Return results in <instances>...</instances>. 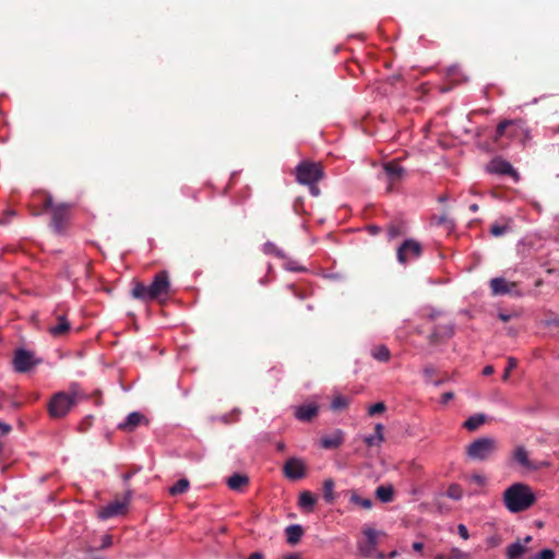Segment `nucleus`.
<instances>
[{"label":"nucleus","instance_id":"obj_1","mask_svg":"<svg viewBox=\"0 0 559 559\" xmlns=\"http://www.w3.org/2000/svg\"><path fill=\"white\" fill-rule=\"evenodd\" d=\"M506 508L512 513H519L530 509L536 497L530 486L523 483H515L503 492Z\"/></svg>","mask_w":559,"mask_h":559},{"label":"nucleus","instance_id":"obj_2","mask_svg":"<svg viewBox=\"0 0 559 559\" xmlns=\"http://www.w3.org/2000/svg\"><path fill=\"white\" fill-rule=\"evenodd\" d=\"M297 181L309 186L310 193L313 197L320 194L317 182L323 177V169L320 164L312 162H302L296 168Z\"/></svg>","mask_w":559,"mask_h":559},{"label":"nucleus","instance_id":"obj_3","mask_svg":"<svg viewBox=\"0 0 559 559\" xmlns=\"http://www.w3.org/2000/svg\"><path fill=\"white\" fill-rule=\"evenodd\" d=\"M498 448V442L493 438H478L466 448V454L469 459L476 461L488 460Z\"/></svg>","mask_w":559,"mask_h":559},{"label":"nucleus","instance_id":"obj_4","mask_svg":"<svg viewBox=\"0 0 559 559\" xmlns=\"http://www.w3.org/2000/svg\"><path fill=\"white\" fill-rule=\"evenodd\" d=\"M75 393H57L49 403V413L52 417H63L75 404Z\"/></svg>","mask_w":559,"mask_h":559},{"label":"nucleus","instance_id":"obj_5","mask_svg":"<svg viewBox=\"0 0 559 559\" xmlns=\"http://www.w3.org/2000/svg\"><path fill=\"white\" fill-rule=\"evenodd\" d=\"M45 207L51 210L52 221L51 225L57 233H61L64 229L66 223L69 218L70 209L66 204L55 205L50 197L45 199Z\"/></svg>","mask_w":559,"mask_h":559},{"label":"nucleus","instance_id":"obj_6","mask_svg":"<svg viewBox=\"0 0 559 559\" xmlns=\"http://www.w3.org/2000/svg\"><path fill=\"white\" fill-rule=\"evenodd\" d=\"M421 245L414 240H405L397 249V260L400 263L405 264L418 258L421 254Z\"/></svg>","mask_w":559,"mask_h":559},{"label":"nucleus","instance_id":"obj_7","mask_svg":"<svg viewBox=\"0 0 559 559\" xmlns=\"http://www.w3.org/2000/svg\"><path fill=\"white\" fill-rule=\"evenodd\" d=\"M169 290V280L166 272H159L150 285L151 298L158 299L165 297Z\"/></svg>","mask_w":559,"mask_h":559},{"label":"nucleus","instance_id":"obj_8","mask_svg":"<svg viewBox=\"0 0 559 559\" xmlns=\"http://www.w3.org/2000/svg\"><path fill=\"white\" fill-rule=\"evenodd\" d=\"M523 129V122L520 120H504L500 122L496 130L495 141H499L504 135L509 138L516 136L518 130Z\"/></svg>","mask_w":559,"mask_h":559},{"label":"nucleus","instance_id":"obj_9","mask_svg":"<svg viewBox=\"0 0 559 559\" xmlns=\"http://www.w3.org/2000/svg\"><path fill=\"white\" fill-rule=\"evenodd\" d=\"M128 507V500H116L98 511L100 519H110L117 515L124 514Z\"/></svg>","mask_w":559,"mask_h":559},{"label":"nucleus","instance_id":"obj_10","mask_svg":"<svg viewBox=\"0 0 559 559\" xmlns=\"http://www.w3.org/2000/svg\"><path fill=\"white\" fill-rule=\"evenodd\" d=\"M35 361L33 355L24 349L16 350L13 365L14 369L19 372H25L34 366Z\"/></svg>","mask_w":559,"mask_h":559},{"label":"nucleus","instance_id":"obj_11","mask_svg":"<svg viewBox=\"0 0 559 559\" xmlns=\"http://www.w3.org/2000/svg\"><path fill=\"white\" fill-rule=\"evenodd\" d=\"M487 168H488V171H490V173L500 174V175H510L515 180H519L518 173L513 169L512 165L507 160L496 158L490 162V164L488 165Z\"/></svg>","mask_w":559,"mask_h":559},{"label":"nucleus","instance_id":"obj_12","mask_svg":"<svg viewBox=\"0 0 559 559\" xmlns=\"http://www.w3.org/2000/svg\"><path fill=\"white\" fill-rule=\"evenodd\" d=\"M284 473L290 479H299L305 475V464L298 459H289L284 465Z\"/></svg>","mask_w":559,"mask_h":559},{"label":"nucleus","instance_id":"obj_13","mask_svg":"<svg viewBox=\"0 0 559 559\" xmlns=\"http://www.w3.org/2000/svg\"><path fill=\"white\" fill-rule=\"evenodd\" d=\"M344 442V432L340 429L334 430L331 435L323 436L320 439V445L323 449H337Z\"/></svg>","mask_w":559,"mask_h":559},{"label":"nucleus","instance_id":"obj_14","mask_svg":"<svg viewBox=\"0 0 559 559\" xmlns=\"http://www.w3.org/2000/svg\"><path fill=\"white\" fill-rule=\"evenodd\" d=\"M383 171L386 176L388 181L390 182L389 189H391L392 185L395 181H399L404 175V169L395 162H389L384 164Z\"/></svg>","mask_w":559,"mask_h":559},{"label":"nucleus","instance_id":"obj_15","mask_svg":"<svg viewBox=\"0 0 559 559\" xmlns=\"http://www.w3.org/2000/svg\"><path fill=\"white\" fill-rule=\"evenodd\" d=\"M515 283H509L502 277H496L490 281V288L493 295L511 294Z\"/></svg>","mask_w":559,"mask_h":559},{"label":"nucleus","instance_id":"obj_16","mask_svg":"<svg viewBox=\"0 0 559 559\" xmlns=\"http://www.w3.org/2000/svg\"><path fill=\"white\" fill-rule=\"evenodd\" d=\"M532 540V536H526L523 540V543L521 542H515L513 544H511L508 548H507V558L508 559H521L522 556L526 552V545Z\"/></svg>","mask_w":559,"mask_h":559},{"label":"nucleus","instance_id":"obj_17","mask_svg":"<svg viewBox=\"0 0 559 559\" xmlns=\"http://www.w3.org/2000/svg\"><path fill=\"white\" fill-rule=\"evenodd\" d=\"M318 414V406L313 403L298 406L295 411V416L301 421H309Z\"/></svg>","mask_w":559,"mask_h":559},{"label":"nucleus","instance_id":"obj_18","mask_svg":"<svg viewBox=\"0 0 559 559\" xmlns=\"http://www.w3.org/2000/svg\"><path fill=\"white\" fill-rule=\"evenodd\" d=\"M144 420L145 418L142 414L133 412L127 417L124 423L119 425V428L126 431H132Z\"/></svg>","mask_w":559,"mask_h":559},{"label":"nucleus","instance_id":"obj_19","mask_svg":"<svg viewBox=\"0 0 559 559\" xmlns=\"http://www.w3.org/2000/svg\"><path fill=\"white\" fill-rule=\"evenodd\" d=\"M383 430V425L377 424L374 427V435L365 438L366 444L368 447H379L384 441Z\"/></svg>","mask_w":559,"mask_h":559},{"label":"nucleus","instance_id":"obj_20","mask_svg":"<svg viewBox=\"0 0 559 559\" xmlns=\"http://www.w3.org/2000/svg\"><path fill=\"white\" fill-rule=\"evenodd\" d=\"M248 483V477L242 474H234L227 479V485L233 490H241Z\"/></svg>","mask_w":559,"mask_h":559},{"label":"nucleus","instance_id":"obj_21","mask_svg":"<svg viewBox=\"0 0 559 559\" xmlns=\"http://www.w3.org/2000/svg\"><path fill=\"white\" fill-rule=\"evenodd\" d=\"M376 497L381 502H390L394 497V489L391 485H382L376 489Z\"/></svg>","mask_w":559,"mask_h":559},{"label":"nucleus","instance_id":"obj_22","mask_svg":"<svg viewBox=\"0 0 559 559\" xmlns=\"http://www.w3.org/2000/svg\"><path fill=\"white\" fill-rule=\"evenodd\" d=\"M486 421V416L483 414H476L467 418L464 423V428L468 431H475Z\"/></svg>","mask_w":559,"mask_h":559},{"label":"nucleus","instance_id":"obj_23","mask_svg":"<svg viewBox=\"0 0 559 559\" xmlns=\"http://www.w3.org/2000/svg\"><path fill=\"white\" fill-rule=\"evenodd\" d=\"M70 325L67 319L62 316L58 317V323L49 328L50 334L53 336H60L69 330Z\"/></svg>","mask_w":559,"mask_h":559},{"label":"nucleus","instance_id":"obj_24","mask_svg":"<svg viewBox=\"0 0 559 559\" xmlns=\"http://www.w3.org/2000/svg\"><path fill=\"white\" fill-rule=\"evenodd\" d=\"M302 533H304V531H302L301 526H299V525H289L286 528L287 542L289 544H292V545L298 543L299 539L302 536Z\"/></svg>","mask_w":559,"mask_h":559},{"label":"nucleus","instance_id":"obj_25","mask_svg":"<svg viewBox=\"0 0 559 559\" xmlns=\"http://www.w3.org/2000/svg\"><path fill=\"white\" fill-rule=\"evenodd\" d=\"M323 498L328 503L334 502L336 496L334 492V481L331 478H328L323 483Z\"/></svg>","mask_w":559,"mask_h":559},{"label":"nucleus","instance_id":"obj_26","mask_svg":"<svg viewBox=\"0 0 559 559\" xmlns=\"http://www.w3.org/2000/svg\"><path fill=\"white\" fill-rule=\"evenodd\" d=\"M513 459L520 463L522 466L528 467L530 461H528V453L525 450L524 447H516L513 451Z\"/></svg>","mask_w":559,"mask_h":559},{"label":"nucleus","instance_id":"obj_27","mask_svg":"<svg viewBox=\"0 0 559 559\" xmlns=\"http://www.w3.org/2000/svg\"><path fill=\"white\" fill-rule=\"evenodd\" d=\"M349 493V500L352 503L367 510L372 508V501L370 499L360 497L355 490H352Z\"/></svg>","mask_w":559,"mask_h":559},{"label":"nucleus","instance_id":"obj_28","mask_svg":"<svg viewBox=\"0 0 559 559\" xmlns=\"http://www.w3.org/2000/svg\"><path fill=\"white\" fill-rule=\"evenodd\" d=\"M132 296L144 300L152 299L150 286L138 283L132 289Z\"/></svg>","mask_w":559,"mask_h":559},{"label":"nucleus","instance_id":"obj_29","mask_svg":"<svg viewBox=\"0 0 559 559\" xmlns=\"http://www.w3.org/2000/svg\"><path fill=\"white\" fill-rule=\"evenodd\" d=\"M190 487L189 480L186 478L179 479L174 486L169 488L171 496H178L185 493Z\"/></svg>","mask_w":559,"mask_h":559},{"label":"nucleus","instance_id":"obj_30","mask_svg":"<svg viewBox=\"0 0 559 559\" xmlns=\"http://www.w3.org/2000/svg\"><path fill=\"white\" fill-rule=\"evenodd\" d=\"M314 503H316V497L311 492L304 491L300 493L299 506L301 508L311 510L312 507L314 506Z\"/></svg>","mask_w":559,"mask_h":559},{"label":"nucleus","instance_id":"obj_31","mask_svg":"<svg viewBox=\"0 0 559 559\" xmlns=\"http://www.w3.org/2000/svg\"><path fill=\"white\" fill-rule=\"evenodd\" d=\"M510 219H506L503 223H495L490 227V233L495 237L502 236L510 229Z\"/></svg>","mask_w":559,"mask_h":559},{"label":"nucleus","instance_id":"obj_32","mask_svg":"<svg viewBox=\"0 0 559 559\" xmlns=\"http://www.w3.org/2000/svg\"><path fill=\"white\" fill-rule=\"evenodd\" d=\"M349 404V400L343 395H336L334 396V399L332 400V403H331V408L334 411V412H340L344 408H346Z\"/></svg>","mask_w":559,"mask_h":559},{"label":"nucleus","instance_id":"obj_33","mask_svg":"<svg viewBox=\"0 0 559 559\" xmlns=\"http://www.w3.org/2000/svg\"><path fill=\"white\" fill-rule=\"evenodd\" d=\"M372 356L377 360L386 361L390 358V350L383 345L377 346L372 349Z\"/></svg>","mask_w":559,"mask_h":559},{"label":"nucleus","instance_id":"obj_34","mask_svg":"<svg viewBox=\"0 0 559 559\" xmlns=\"http://www.w3.org/2000/svg\"><path fill=\"white\" fill-rule=\"evenodd\" d=\"M380 532H377L376 530L371 527H366L364 530V535L366 536L367 542L371 545V547L377 548L378 545V536L380 535Z\"/></svg>","mask_w":559,"mask_h":559},{"label":"nucleus","instance_id":"obj_35","mask_svg":"<svg viewBox=\"0 0 559 559\" xmlns=\"http://www.w3.org/2000/svg\"><path fill=\"white\" fill-rule=\"evenodd\" d=\"M447 496L453 500H460L463 497V489L457 484H452L448 488Z\"/></svg>","mask_w":559,"mask_h":559},{"label":"nucleus","instance_id":"obj_36","mask_svg":"<svg viewBox=\"0 0 559 559\" xmlns=\"http://www.w3.org/2000/svg\"><path fill=\"white\" fill-rule=\"evenodd\" d=\"M465 478L479 487H484L487 484V477L479 473H474L469 476H466Z\"/></svg>","mask_w":559,"mask_h":559},{"label":"nucleus","instance_id":"obj_37","mask_svg":"<svg viewBox=\"0 0 559 559\" xmlns=\"http://www.w3.org/2000/svg\"><path fill=\"white\" fill-rule=\"evenodd\" d=\"M358 550L361 556L369 558L373 556L376 548L371 547V545L366 540L358 544Z\"/></svg>","mask_w":559,"mask_h":559},{"label":"nucleus","instance_id":"obj_38","mask_svg":"<svg viewBox=\"0 0 559 559\" xmlns=\"http://www.w3.org/2000/svg\"><path fill=\"white\" fill-rule=\"evenodd\" d=\"M516 366H518L516 359L513 358V357H509L508 358V366H507V368L504 370V373L502 376V380L503 381H508L509 380L511 370L514 369Z\"/></svg>","mask_w":559,"mask_h":559},{"label":"nucleus","instance_id":"obj_39","mask_svg":"<svg viewBox=\"0 0 559 559\" xmlns=\"http://www.w3.org/2000/svg\"><path fill=\"white\" fill-rule=\"evenodd\" d=\"M556 554L551 549H543L537 555H535L532 559H555Z\"/></svg>","mask_w":559,"mask_h":559},{"label":"nucleus","instance_id":"obj_40","mask_svg":"<svg viewBox=\"0 0 559 559\" xmlns=\"http://www.w3.org/2000/svg\"><path fill=\"white\" fill-rule=\"evenodd\" d=\"M385 411V405L382 402L376 403L371 405L368 409V414L373 416L376 414H380Z\"/></svg>","mask_w":559,"mask_h":559},{"label":"nucleus","instance_id":"obj_41","mask_svg":"<svg viewBox=\"0 0 559 559\" xmlns=\"http://www.w3.org/2000/svg\"><path fill=\"white\" fill-rule=\"evenodd\" d=\"M402 234V230L399 226H395V225H390L389 228H388V235H389V238L393 239L395 237H397L399 235Z\"/></svg>","mask_w":559,"mask_h":559},{"label":"nucleus","instance_id":"obj_42","mask_svg":"<svg viewBox=\"0 0 559 559\" xmlns=\"http://www.w3.org/2000/svg\"><path fill=\"white\" fill-rule=\"evenodd\" d=\"M487 545L491 548H495L501 544V538L498 535H493L487 538Z\"/></svg>","mask_w":559,"mask_h":559},{"label":"nucleus","instance_id":"obj_43","mask_svg":"<svg viewBox=\"0 0 559 559\" xmlns=\"http://www.w3.org/2000/svg\"><path fill=\"white\" fill-rule=\"evenodd\" d=\"M112 545V537L111 535L105 534L102 536V545L100 548H108Z\"/></svg>","mask_w":559,"mask_h":559},{"label":"nucleus","instance_id":"obj_44","mask_svg":"<svg viewBox=\"0 0 559 559\" xmlns=\"http://www.w3.org/2000/svg\"><path fill=\"white\" fill-rule=\"evenodd\" d=\"M457 533L460 534V536L463 539H468V537H469L468 530H467V527L464 524H459Z\"/></svg>","mask_w":559,"mask_h":559},{"label":"nucleus","instance_id":"obj_45","mask_svg":"<svg viewBox=\"0 0 559 559\" xmlns=\"http://www.w3.org/2000/svg\"><path fill=\"white\" fill-rule=\"evenodd\" d=\"M453 396H454V394L452 392H445L441 396V402L443 404H447L449 401H451L453 399Z\"/></svg>","mask_w":559,"mask_h":559},{"label":"nucleus","instance_id":"obj_46","mask_svg":"<svg viewBox=\"0 0 559 559\" xmlns=\"http://www.w3.org/2000/svg\"><path fill=\"white\" fill-rule=\"evenodd\" d=\"M483 373H484L485 376H490V374H492V373H493V367H492V366H486V367L484 368V370H483Z\"/></svg>","mask_w":559,"mask_h":559},{"label":"nucleus","instance_id":"obj_47","mask_svg":"<svg viewBox=\"0 0 559 559\" xmlns=\"http://www.w3.org/2000/svg\"><path fill=\"white\" fill-rule=\"evenodd\" d=\"M423 548H424V544H423V543H420V542H416V543H414V544H413V549H414L415 551H421V550H423Z\"/></svg>","mask_w":559,"mask_h":559},{"label":"nucleus","instance_id":"obj_48","mask_svg":"<svg viewBox=\"0 0 559 559\" xmlns=\"http://www.w3.org/2000/svg\"><path fill=\"white\" fill-rule=\"evenodd\" d=\"M248 559H264V557L261 552H253L248 557Z\"/></svg>","mask_w":559,"mask_h":559},{"label":"nucleus","instance_id":"obj_49","mask_svg":"<svg viewBox=\"0 0 559 559\" xmlns=\"http://www.w3.org/2000/svg\"><path fill=\"white\" fill-rule=\"evenodd\" d=\"M0 429L2 430V432L7 433L11 430V427L9 425L0 423Z\"/></svg>","mask_w":559,"mask_h":559},{"label":"nucleus","instance_id":"obj_50","mask_svg":"<svg viewBox=\"0 0 559 559\" xmlns=\"http://www.w3.org/2000/svg\"><path fill=\"white\" fill-rule=\"evenodd\" d=\"M397 556V551L396 550H393L391 551L389 555H388V559H393Z\"/></svg>","mask_w":559,"mask_h":559},{"label":"nucleus","instance_id":"obj_51","mask_svg":"<svg viewBox=\"0 0 559 559\" xmlns=\"http://www.w3.org/2000/svg\"><path fill=\"white\" fill-rule=\"evenodd\" d=\"M284 559H300L298 555L292 554L286 556Z\"/></svg>","mask_w":559,"mask_h":559},{"label":"nucleus","instance_id":"obj_52","mask_svg":"<svg viewBox=\"0 0 559 559\" xmlns=\"http://www.w3.org/2000/svg\"><path fill=\"white\" fill-rule=\"evenodd\" d=\"M499 318H500L502 321H504V322H506V321H508V320H509V318H510V317H509V316H507V314H502V313H501V314L499 316Z\"/></svg>","mask_w":559,"mask_h":559},{"label":"nucleus","instance_id":"obj_53","mask_svg":"<svg viewBox=\"0 0 559 559\" xmlns=\"http://www.w3.org/2000/svg\"><path fill=\"white\" fill-rule=\"evenodd\" d=\"M469 209H471L472 212H476L478 210V205L477 204H472L469 206Z\"/></svg>","mask_w":559,"mask_h":559},{"label":"nucleus","instance_id":"obj_54","mask_svg":"<svg viewBox=\"0 0 559 559\" xmlns=\"http://www.w3.org/2000/svg\"><path fill=\"white\" fill-rule=\"evenodd\" d=\"M377 558H378V559H384V555H383L382 552H379V554L377 555Z\"/></svg>","mask_w":559,"mask_h":559},{"label":"nucleus","instance_id":"obj_55","mask_svg":"<svg viewBox=\"0 0 559 559\" xmlns=\"http://www.w3.org/2000/svg\"><path fill=\"white\" fill-rule=\"evenodd\" d=\"M7 214L13 216L14 212L13 211H8Z\"/></svg>","mask_w":559,"mask_h":559},{"label":"nucleus","instance_id":"obj_56","mask_svg":"<svg viewBox=\"0 0 559 559\" xmlns=\"http://www.w3.org/2000/svg\"><path fill=\"white\" fill-rule=\"evenodd\" d=\"M542 465H543V466H549V463L544 462V463H542Z\"/></svg>","mask_w":559,"mask_h":559},{"label":"nucleus","instance_id":"obj_57","mask_svg":"<svg viewBox=\"0 0 559 559\" xmlns=\"http://www.w3.org/2000/svg\"><path fill=\"white\" fill-rule=\"evenodd\" d=\"M443 221H444V218L441 217L438 223L441 224Z\"/></svg>","mask_w":559,"mask_h":559},{"label":"nucleus","instance_id":"obj_58","mask_svg":"<svg viewBox=\"0 0 559 559\" xmlns=\"http://www.w3.org/2000/svg\"><path fill=\"white\" fill-rule=\"evenodd\" d=\"M558 132H559V126H558Z\"/></svg>","mask_w":559,"mask_h":559}]
</instances>
